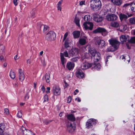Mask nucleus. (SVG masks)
<instances>
[{
  "label": "nucleus",
  "mask_w": 135,
  "mask_h": 135,
  "mask_svg": "<svg viewBox=\"0 0 135 135\" xmlns=\"http://www.w3.org/2000/svg\"><path fill=\"white\" fill-rule=\"evenodd\" d=\"M91 3L90 7L91 9L94 11H96L100 9L102 6L100 0H90Z\"/></svg>",
  "instance_id": "nucleus-1"
},
{
  "label": "nucleus",
  "mask_w": 135,
  "mask_h": 135,
  "mask_svg": "<svg viewBox=\"0 0 135 135\" xmlns=\"http://www.w3.org/2000/svg\"><path fill=\"white\" fill-rule=\"evenodd\" d=\"M109 42L111 45L107 49L108 51H115L118 48L120 44L119 42L116 40H109Z\"/></svg>",
  "instance_id": "nucleus-2"
},
{
  "label": "nucleus",
  "mask_w": 135,
  "mask_h": 135,
  "mask_svg": "<svg viewBox=\"0 0 135 135\" xmlns=\"http://www.w3.org/2000/svg\"><path fill=\"white\" fill-rule=\"evenodd\" d=\"M89 52L91 55V57H93L95 62H98L100 58V54L98 52H97L95 50L90 49L89 50Z\"/></svg>",
  "instance_id": "nucleus-3"
},
{
  "label": "nucleus",
  "mask_w": 135,
  "mask_h": 135,
  "mask_svg": "<svg viewBox=\"0 0 135 135\" xmlns=\"http://www.w3.org/2000/svg\"><path fill=\"white\" fill-rule=\"evenodd\" d=\"M56 36V34L54 32L50 31L46 35L45 39L48 41H52L55 40Z\"/></svg>",
  "instance_id": "nucleus-4"
},
{
  "label": "nucleus",
  "mask_w": 135,
  "mask_h": 135,
  "mask_svg": "<svg viewBox=\"0 0 135 135\" xmlns=\"http://www.w3.org/2000/svg\"><path fill=\"white\" fill-rule=\"evenodd\" d=\"M94 33H101L102 35L105 36L108 34V32L107 30L104 28L101 27H98L93 31Z\"/></svg>",
  "instance_id": "nucleus-5"
},
{
  "label": "nucleus",
  "mask_w": 135,
  "mask_h": 135,
  "mask_svg": "<svg viewBox=\"0 0 135 135\" xmlns=\"http://www.w3.org/2000/svg\"><path fill=\"white\" fill-rule=\"evenodd\" d=\"M94 39L95 41V44L98 46L101 45V47H103L105 45V41L103 40L100 39L98 37H96L94 38Z\"/></svg>",
  "instance_id": "nucleus-6"
},
{
  "label": "nucleus",
  "mask_w": 135,
  "mask_h": 135,
  "mask_svg": "<svg viewBox=\"0 0 135 135\" xmlns=\"http://www.w3.org/2000/svg\"><path fill=\"white\" fill-rule=\"evenodd\" d=\"M79 50L78 48L74 47L72 48L69 51V55L73 57L78 55L79 53Z\"/></svg>",
  "instance_id": "nucleus-7"
},
{
  "label": "nucleus",
  "mask_w": 135,
  "mask_h": 135,
  "mask_svg": "<svg viewBox=\"0 0 135 135\" xmlns=\"http://www.w3.org/2000/svg\"><path fill=\"white\" fill-rule=\"evenodd\" d=\"M20 130L22 132L23 135H35L32 131L29 130H27L23 126L20 128Z\"/></svg>",
  "instance_id": "nucleus-8"
},
{
  "label": "nucleus",
  "mask_w": 135,
  "mask_h": 135,
  "mask_svg": "<svg viewBox=\"0 0 135 135\" xmlns=\"http://www.w3.org/2000/svg\"><path fill=\"white\" fill-rule=\"evenodd\" d=\"M84 28L86 30H92L93 29V25L92 23L89 22H85L83 24Z\"/></svg>",
  "instance_id": "nucleus-9"
},
{
  "label": "nucleus",
  "mask_w": 135,
  "mask_h": 135,
  "mask_svg": "<svg viewBox=\"0 0 135 135\" xmlns=\"http://www.w3.org/2000/svg\"><path fill=\"white\" fill-rule=\"evenodd\" d=\"M97 120L95 119H90L89 120V121L87 122L86 123V127L87 128H91L92 126V124L96 123Z\"/></svg>",
  "instance_id": "nucleus-10"
},
{
  "label": "nucleus",
  "mask_w": 135,
  "mask_h": 135,
  "mask_svg": "<svg viewBox=\"0 0 135 135\" xmlns=\"http://www.w3.org/2000/svg\"><path fill=\"white\" fill-rule=\"evenodd\" d=\"M117 16L115 14H112L106 16V19L109 21H113L117 20Z\"/></svg>",
  "instance_id": "nucleus-11"
},
{
  "label": "nucleus",
  "mask_w": 135,
  "mask_h": 135,
  "mask_svg": "<svg viewBox=\"0 0 135 135\" xmlns=\"http://www.w3.org/2000/svg\"><path fill=\"white\" fill-rule=\"evenodd\" d=\"M18 77L20 80L21 81H23L25 79L23 71L21 69H19L18 70Z\"/></svg>",
  "instance_id": "nucleus-12"
},
{
  "label": "nucleus",
  "mask_w": 135,
  "mask_h": 135,
  "mask_svg": "<svg viewBox=\"0 0 135 135\" xmlns=\"http://www.w3.org/2000/svg\"><path fill=\"white\" fill-rule=\"evenodd\" d=\"M52 92L55 95H59L60 93V89L58 86L55 85L53 88Z\"/></svg>",
  "instance_id": "nucleus-13"
},
{
  "label": "nucleus",
  "mask_w": 135,
  "mask_h": 135,
  "mask_svg": "<svg viewBox=\"0 0 135 135\" xmlns=\"http://www.w3.org/2000/svg\"><path fill=\"white\" fill-rule=\"evenodd\" d=\"M75 128L74 126H73L71 123L68 124L67 126V130L68 132L70 133L73 132L75 130Z\"/></svg>",
  "instance_id": "nucleus-14"
},
{
  "label": "nucleus",
  "mask_w": 135,
  "mask_h": 135,
  "mask_svg": "<svg viewBox=\"0 0 135 135\" xmlns=\"http://www.w3.org/2000/svg\"><path fill=\"white\" fill-rule=\"evenodd\" d=\"M92 64L87 62L83 63L81 66V68L83 70H85L90 68L92 66Z\"/></svg>",
  "instance_id": "nucleus-15"
},
{
  "label": "nucleus",
  "mask_w": 135,
  "mask_h": 135,
  "mask_svg": "<svg viewBox=\"0 0 135 135\" xmlns=\"http://www.w3.org/2000/svg\"><path fill=\"white\" fill-rule=\"evenodd\" d=\"M120 40L123 43L124 42H126L128 40L129 38V36L126 35H122L119 37Z\"/></svg>",
  "instance_id": "nucleus-16"
},
{
  "label": "nucleus",
  "mask_w": 135,
  "mask_h": 135,
  "mask_svg": "<svg viewBox=\"0 0 135 135\" xmlns=\"http://www.w3.org/2000/svg\"><path fill=\"white\" fill-rule=\"evenodd\" d=\"M93 18L94 20L97 22H101L103 20V18L102 17H100L99 15H97L96 14L93 15Z\"/></svg>",
  "instance_id": "nucleus-17"
},
{
  "label": "nucleus",
  "mask_w": 135,
  "mask_h": 135,
  "mask_svg": "<svg viewBox=\"0 0 135 135\" xmlns=\"http://www.w3.org/2000/svg\"><path fill=\"white\" fill-rule=\"evenodd\" d=\"M76 76L80 78H82L84 77V74L83 72L80 69H78L76 72Z\"/></svg>",
  "instance_id": "nucleus-18"
},
{
  "label": "nucleus",
  "mask_w": 135,
  "mask_h": 135,
  "mask_svg": "<svg viewBox=\"0 0 135 135\" xmlns=\"http://www.w3.org/2000/svg\"><path fill=\"white\" fill-rule=\"evenodd\" d=\"M40 30L42 31L43 33H45L47 31L49 28L48 26L46 25H42L40 26Z\"/></svg>",
  "instance_id": "nucleus-19"
},
{
  "label": "nucleus",
  "mask_w": 135,
  "mask_h": 135,
  "mask_svg": "<svg viewBox=\"0 0 135 135\" xmlns=\"http://www.w3.org/2000/svg\"><path fill=\"white\" fill-rule=\"evenodd\" d=\"M67 119L73 122L75 120V118L73 114H68L66 115Z\"/></svg>",
  "instance_id": "nucleus-20"
},
{
  "label": "nucleus",
  "mask_w": 135,
  "mask_h": 135,
  "mask_svg": "<svg viewBox=\"0 0 135 135\" xmlns=\"http://www.w3.org/2000/svg\"><path fill=\"white\" fill-rule=\"evenodd\" d=\"M74 67V64L71 62H69L67 63L66 67L69 70L73 69Z\"/></svg>",
  "instance_id": "nucleus-21"
},
{
  "label": "nucleus",
  "mask_w": 135,
  "mask_h": 135,
  "mask_svg": "<svg viewBox=\"0 0 135 135\" xmlns=\"http://www.w3.org/2000/svg\"><path fill=\"white\" fill-rule=\"evenodd\" d=\"M72 42V40L71 39L69 38L66 39L65 41L64 45L65 47L66 48L68 47H69V44Z\"/></svg>",
  "instance_id": "nucleus-22"
},
{
  "label": "nucleus",
  "mask_w": 135,
  "mask_h": 135,
  "mask_svg": "<svg viewBox=\"0 0 135 135\" xmlns=\"http://www.w3.org/2000/svg\"><path fill=\"white\" fill-rule=\"evenodd\" d=\"M61 60L62 64L64 67H65L64 64L66 62V60L64 57L62 53H60Z\"/></svg>",
  "instance_id": "nucleus-23"
},
{
  "label": "nucleus",
  "mask_w": 135,
  "mask_h": 135,
  "mask_svg": "<svg viewBox=\"0 0 135 135\" xmlns=\"http://www.w3.org/2000/svg\"><path fill=\"white\" fill-rule=\"evenodd\" d=\"M120 19L121 21H122L123 20H126L128 18L127 15L122 13H121L119 16Z\"/></svg>",
  "instance_id": "nucleus-24"
},
{
  "label": "nucleus",
  "mask_w": 135,
  "mask_h": 135,
  "mask_svg": "<svg viewBox=\"0 0 135 135\" xmlns=\"http://www.w3.org/2000/svg\"><path fill=\"white\" fill-rule=\"evenodd\" d=\"M73 34L75 38H79L80 35V32L78 31H75L73 32Z\"/></svg>",
  "instance_id": "nucleus-25"
},
{
  "label": "nucleus",
  "mask_w": 135,
  "mask_h": 135,
  "mask_svg": "<svg viewBox=\"0 0 135 135\" xmlns=\"http://www.w3.org/2000/svg\"><path fill=\"white\" fill-rule=\"evenodd\" d=\"M111 1L114 4L117 5H120L122 3L121 0H111Z\"/></svg>",
  "instance_id": "nucleus-26"
},
{
  "label": "nucleus",
  "mask_w": 135,
  "mask_h": 135,
  "mask_svg": "<svg viewBox=\"0 0 135 135\" xmlns=\"http://www.w3.org/2000/svg\"><path fill=\"white\" fill-rule=\"evenodd\" d=\"M120 58L122 60H123L124 61L126 59L127 61H128V62H130V58L129 55H127L125 56L123 55L120 56Z\"/></svg>",
  "instance_id": "nucleus-27"
},
{
  "label": "nucleus",
  "mask_w": 135,
  "mask_h": 135,
  "mask_svg": "<svg viewBox=\"0 0 135 135\" xmlns=\"http://www.w3.org/2000/svg\"><path fill=\"white\" fill-rule=\"evenodd\" d=\"M79 42L80 44L82 45H85L86 43V40L84 38H80L79 41Z\"/></svg>",
  "instance_id": "nucleus-28"
},
{
  "label": "nucleus",
  "mask_w": 135,
  "mask_h": 135,
  "mask_svg": "<svg viewBox=\"0 0 135 135\" xmlns=\"http://www.w3.org/2000/svg\"><path fill=\"white\" fill-rule=\"evenodd\" d=\"M63 0H60L57 3V8L58 10L60 11H61V5L62 2Z\"/></svg>",
  "instance_id": "nucleus-29"
},
{
  "label": "nucleus",
  "mask_w": 135,
  "mask_h": 135,
  "mask_svg": "<svg viewBox=\"0 0 135 135\" xmlns=\"http://www.w3.org/2000/svg\"><path fill=\"white\" fill-rule=\"evenodd\" d=\"M4 53V46L2 44L0 45V54H3Z\"/></svg>",
  "instance_id": "nucleus-30"
},
{
  "label": "nucleus",
  "mask_w": 135,
  "mask_h": 135,
  "mask_svg": "<svg viewBox=\"0 0 135 135\" xmlns=\"http://www.w3.org/2000/svg\"><path fill=\"white\" fill-rule=\"evenodd\" d=\"M127 28V26L126 25L121 26L119 28V31L121 32H123L125 31Z\"/></svg>",
  "instance_id": "nucleus-31"
},
{
  "label": "nucleus",
  "mask_w": 135,
  "mask_h": 135,
  "mask_svg": "<svg viewBox=\"0 0 135 135\" xmlns=\"http://www.w3.org/2000/svg\"><path fill=\"white\" fill-rule=\"evenodd\" d=\"M74 21V22L79 27L80 26V25L79 24L80 20L79 18L77 17L76 16H75Z\"/></svg>",
  "instance_id": "nucleus-32"
},
{
  "label": "nucleus",
  "mask_w": 135,
  "mask_h": 135,
  "mask_svg": "<svg viewBox=\"0 0 135 135\" xmlns=\"http://www.w3.org/2000/svg\"><path fill=\"white\" fill-rule=\"evenodd\" d=\"M129 23L131 25L135 24V17L130 18L129 19Z\"/></svg>",
  "instance_id": "nucleus-33"
},
{
  "label": "nucleus",
  "mask_w": 135,
  "mask_h": 135,
  "mask_svg": "<svg viewBox=\"0 0 135 135\" xmlns=\"http://www.w3.org/2000/svg\"><path fill=\"white\" fill-rule=\"evenodd\" d=\"M50 74L49 73H46L45 75V78L46 79V82L48 83L50 82Z\"/></svg>",
  "instance_id": "nucleus-34"
},
{
  "label": "nucleus",
  "mask_w": 135,
  "mask_h": 135,
  "mask_svg": "<svg viewBox=\"0 0 135 135\" xmlns=\"http://www.w3.org/2000/svg\"><path fill=\"white\" fill-rule=\"evenodd\" d=\"M9 76L11 78L14 79L15 77V74L13 71L11 70Z\"/></svg>",
  "instance_id": "nucleus-35"
},
{
  "label": "nucleus",
  "mask_w": 135,
  "mask_h": 135,
  "mask_svg": "<svg viewBox=\"0 0 135 135\" xmlns=\"http://www.w3.org/2000/svg\"><path fill=\"white\" fill-rule=\"evenodd\" d=\"M84 20L86 22H89L88 21H89L90 19V16L89 15H86L83 18Z\"/></svg>",
  "instance_id": "nucleus-36"
},
{
  "label": "nucleus",
  "mask_w": 135,
  "mask_h": 135,
  "mask_svg": "<svg viewBox=\"0 0 135 135\" xmlns=\"http://www.w3.org/2000/svg\"><path fill=\"white\" fill-rule=\"evenodd\" d=\"M4 128L5 126L4 124H0V132L3 133Z\"/></svg>",
  "instance_id": "nucleus-37"
},
{
  "label": "nucleus",
  "mask_w": 135,
  "mask_h": 135,
  "mask_svg": "<svg viewBox=\"0 0 135 135\" xmlns=\"http://www.w3.org/2000/svg\"><path fill=\"white\" fill-rule=\"evenodd\" d=\"M111 25L112 27H116L118 26L119 24L118 22H115L112 23Z\"/></svg>",
  "instance_id": "nucleus-38"
},
{
  "label": "nucleus",
  "mask_w": 135,
  "mask_h": 135,
  "mask_svg": "<svg viewBox=\"0 0 135 135\" xmlns=\"http://www.w3.org/2000/svg\"><path fill=\"white\" fill-rule=\"evenodd\" d=\"M130 6L131 10L135 12V3H132Z\"/></svg>",
  "instance_id": "nucleus-39"
},
{
  "label": "nucleus",
  "mask_w": 135,
  "mask_h": 135,
  "mask_svg": "<svg viewBox=\"0 0 135 135\" xmlns=\"http://www.w3.org/2000/svg\"><path fill=\"white\" fill-rule=\"evenodd\" d=\"M48 96L46 94L44 97V101L43 102L48 101Z\"/></svg>",
  "instance_id": "nucleus-40"
},
{
  "label": "nucleus",
  "mask_w": 135,
  "mask_h": 135,
  "mask_svg": "<svg viewBox=\"0 0 135 135\" xmlns=\"http://www.w3.org/2000/svg\"><path fill=\"white\" fill-rule=\"evenodd\" d=\"M129 42L132 43H135V37L132 38L129 41Z\"/></svg>",
  "instance_id": "nucleus-41"
},
{
  "label": "nucleus",
  "mask_w": 135,
  "mask_h": 135,
  "mask_svg": "<svg viewBox=\"0 0 135 135\" xmlns=\"http://www.w3.org/2000/svg\"><path fill=\"white\" fill-rule=\"evenodd\" d=\"M22 113L21 110L18 112L17 114V116L18 117L21 118L22 117Z\"/></svg>",
  "instance_id": "nucleus-42"
},
{
  "label": "nucleus",
  "mask_w": 135,
  "mask_h": 135,
  "mask_svg": "<svg viewBox=\"0 0 135 135\" xmlns=\"http://www.w3.org/2000/svg\"><path fill=\"white\" fill-rule=\"evenodd\" d=\"M79 59V58L78 57H74L73 58L71 59V60L73 62H76L78 61Z\"/></svg>",
  "instance_id": "nucleus-43"
},
{
  "label": "nucleus",
  "mask_w": 135,
  "mask_h": 135,
  "mask_svg": "<svg viewBox=\"0 0 135 135\" xmlns=\"http://www.w3.org/2000/svg\"><path fill=\"white\" fill-rule=\"evenodd\" d=\"M95 65V69H100L101 68V66L100 64L99 63L97 64V65L94 64Z\"/></svg>",
  "instance_id": "nucleus-44"
},
{
  "label": "nucleus",
  "mask_w": 135,
  "mask_h": 135,
  "mask_svg": "<svg viewBox=\"0 0 135 135\" xmlns=\"http://www.w3.org/2000/svg\"><path fill=\"white\" fill-rule=\"evenodd\" d=\"M29 92H28L26 94V95L25 96V98L26 100L28 99H29Z\"/></svg>",
  "instance_id": "nucleus-45"
},
{
  "label": "nucleus",
  "mask_w": 135,
  "mask_h": 135,
  "mask_svg": "<svg viewBox=\"0 0 135 135\" xmlns=\"http://www.w3.org/2000/svg\"><path fill=\"white\" fill-rule=\"evenodd\" d=\"M4 113L6 115H8L9 114V111L8 109L5 108L4 109Z\"/></svg>",
  "instance_id": "nucleus-46"
},
{
  "label": "nucleus",
  "mask_w": 135,
  "mask_h": 135,
  "mask_svg": "<svg viewBox=\"0 0 135 135\" xmlns=\"http://www.w3.org/2000/svg\"><path fill=\"white\" fill-rule=\"evenodd\" d=\"M63 55H64L66 57H68L69 55L67 51H66L64 52L63 54Z\"/></svg>",
  "instance_id": "nucleus-47"
},
{
  "label": "nucleus",
  "mask_w": 135,
  "mask_h": 135,
  "mask_svg": "<svg viewBox=\"0 0 135 135\" xmlns=\"http://www.w3.org/2000/svg\"><path fill=\"white\" fill-rule=\"evenodd\" d=\"M31 64V60L30 59H28L26 61V64L28 65H30Z\"/></svg>",
  "instance_id": "nucleus-48"
},
{
  "label": "nucleus",
  "mask_w": 135,
  "mask_h": 135,
  "mask_svg": "<svg viewBox=\"0 0 135 135\" xmlns=\"http://www.w3.org/2000/svg\"><path fill=\"white\" fill-rule=\"evenodd\" d=\"M71 100V97L70 96L67 99V103H70Z\"/></svg>",
  "instance_id": "nucleus-49"
},
{
  "label": "nucleus",
  "mask_w": 135,
  "mask_h": 135,
  "mask_svg": "<svg viewBox=\"0 0 135 135\" xmlns=\"http://www.w3.org/2000/svg\"><path fill=\"white\" fill-rule=\"evenodd\" d=\"M18 0H13V2L15 6H17L18 4V2H17Z\"/></svg>",
  "instance_id": "nucleus-50"
},
{
  "label": "nucleus",
  "mask_w": 135,
  "mask_h": 135,
  "mask_svg": "<svg viewBox=\"0 0 135 135\" xmlns=\"http://www.w3.org/2000/svg\"><path fill=\"white\" fill-rule=\"evenodd\" d=\"M68 35V32H67L65 33V35H64V37L63 40V41H64L65 40H66V39L67 37V36Z\"/></svg>",
  "instance_id": "nucleus-51"
},
{
  "label": "nucleus",
  "mask_w": 135,
  "mask_h": 135,
  "mask_svg": "<svg viewBox=\"0 0 135 135\" xmlns=\"http://www.w3.org/2000/svg\"><path fill=\"white\" fill-rule=\"evenodd\" d=\"M0 60L2 62H3L4 61V57L3 56L1 55L0 56Z\"/></svg>",
  "instance_id": "nucleus-52"
},
{
  "label": "nucleus",
  "mask_w": 135,
  "mask_h": 135,
  "mask_svg": "<svg viewBox=\"0 0 135 135\" xmlns=\"http://www.w3.org/2000/svg\"><path fill=\"white\" fill-rule=\"evenodd\" d=\"M50 88L49 87H47L46 88V89L47 90L46 91V93H50Z\"/></svg>",
  "instance_id": "nucleus-53"
},
{
  "label": "nucleus",
  "mask_w": 135,
  "mask_h": 135,
  "mask_svg": "<svg viewBox=\"0 0 135 135\" xmlns=\"http://www.w3.org/2000/svg\"><path fill=\"white\" fill-rule=\"evenodd\" d=\"M85 1H81L80 2L79 5L80 6H82L85 4Z\"/></svg>",
  "instance_id": "nucleus-54"
},
{
  "label": "nucleus",
  "mask_w": 135,
  "mask_h": 135,
  "mask_svg": "<svg viewBox=\"0 0 135 135\" xmlns=\"http://www.w3.org/2000/svg\"><path fill=\"white\" fill-rule=\"evenodd\" d=\"M52 121V120H49L48 121H45L44 122V123L46 124L47 125L49 123H50V122Z\"/></svg>",
  "instance_id": "nucleus-55"
},
{
  "label": "nucleus",
  "mask_w": 135,
  "mask_h": 135,
  "mask_svg": "<svg viewBox=\"0 0 135 135\" xmlns=\"http://www.w3.org/2000/svg\"><path fill=\"white\" fill-rule=\"evenodd\" d=\"M41 89H42L43 92H44L45 91V88L44 85H42V86Z\"/></svg>",
  "instance_id": "nucleus-56"
},
{
  "label": "nucleus",
  "mask_w": 135,
  "mask_h": 135,
  "mask_svg": "<svg viewBox=\"0 0 135 135\" xmlns=\"http://www.w3.org/2000/svg\"><path fill=\"white\" fill-rule=\"evenodd\" d=\"M35 12H32L31 13V16L32 17H33L35 15Z\"/></svg>",
  "instance_id": "nucleus-57"
},
{
  "label": "nucleus",
  "mask_w": 135,
  "mask_h": 135,
  "mask_svg": "<svg viewBox=\"0 0 135 135\" xmlns=\"http://www.w3.org/2000/svg\"><path fill=\"white\" fill-rule=\"evenodd\" d=\"M131 4H129V3H126V4H124L123 6V7H127V6H129V5H131Z\"/></svg>",
  "instance_id": "nucleus-58"
},
{
  "label": "nucleus",
  "mask_w": 135,
  "mask_h": 135,
  "mask_svg": "<svg viewBox=\"0 0 135 135\" xmlns=\"http://www.w3.org/2000/svg\"><path fill=\"white\" fill-rule=\"evenodd\" d=\"M19 57L17 55H16L14 57V59L15 60H16L19 58Z\"/></svg>",
  "instance_id": "nucleus-59"
},
{
  "label": "nucleus",
  "mask_w": 135,
  "mask_h": 135,
  "mask_svg": "<svg viewBox=\"0 0 135 135\" xmlns=\"http://www.w3.org/2000/svg\"><path fill=\"white\" fill-rule=\"evenodd\" d=\"M34 84V87L35 88H36V85L37 84V83L36 82H35L33 83Z\"/></svg>",
  "instance_id": "nucleus-60"
},
{
  "label": "nucleus",
  "mask_w": 135,
  "mask_h": 135,
  "mask_svg": "<svg viewBox=\"0 0 135 135\" xmlns=\"http://www.w3.org/2000/svg\"><path fill=\"white\" fill-rule=\"evenodd\" d=\"M79 90L78 89H76L75 90V91L74 92V95H76V93H75V92H76V93H78L79 92Z\"/></svg>",
  "instance_id": "nucleus-61"
},
{
  "label": "nucleus",
  "mask_w": 135,
  "mask_h": 135,
  "mask_svg": "<svg viewBox=\"0 0 135 135\" xmlns=\"http://www.w3.org/2000/svg\"><path fill=\"white\" fill-rule=\"evenodd\" d=\"M126 45L127 47V48L128 49H130V47H129V44H126Z\"/></svg>",
  "instance_id": "nucleus-62"
},
{
  "label": "nucleus",
  "mask_w": 135,
  "mask_h": 135,
  "mask_svg": "<svg viewBox=\"0 0 135 135\" xmlns=\"http://www.w3.org/2000/svg\"><path fill=\"white\" fill-rule=\"evenodd\" d=\"M43 51H42L41 52H40V55H42L43 53Z\"/></svg>",
  "instance_id": "nucleus-63"
},
{
  "label": "nucleus",
  "mask_w": 135,
  "mask_h": 135,
  "mask_svg": "<svg viewBox=\"0 0 135 135\" xmlns=\"http://www.w3.org/2000/svg\"><path fill=\"white\" fill-rule=\"evenodd\" d=\"M3 66H4V67H6L7 65V63H4L3 64Z\"/></svg>",
  "instance_id": "nucleus-64"
}]
</instances>
